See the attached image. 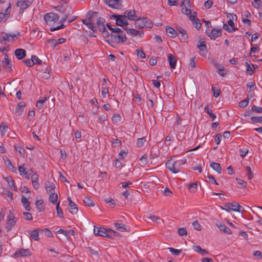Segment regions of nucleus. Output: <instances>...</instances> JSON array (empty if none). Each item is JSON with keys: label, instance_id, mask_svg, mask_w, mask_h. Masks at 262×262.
<instances>
[{"label": "nucleus", "instance_id": "nucleus-17", "mask_svg": "<svg viewBox=\"0 0 262 262\" xmlns=\"http://www.w3.org/2000/svg\"><path fill=\"white\" fill-rule=\"evenodd\" d=\"M14 54L18 59H21L26 56V53L24 49H17L15 50Z\"/></svg>", "mask_w": 262, "mask_h": 262}, {"label": "nucleus", "instance_id": "nucleus-20", "mask_svg": "<svg viewBox=\"0 0 262 262\" xmlns=\"http://www.w3.org/2000/svg\"><path fill=\"white\" fill-rule=\"evenodd\" d=\"M68 209L69 212L73 214H76L78 210L77 205L72 201H70Z\"/></svg>", "mask_w": 262, "mask_h": 262}, {"label": "nucleus", "instance_id": "nucleus-41", "mask_svg": "<svg viewBox=\"0 0 262 262\" xmlns=\"http://www.w3.org/2000/svg\"><path fill=\"white\" fill-rule=\"evenodd\" d=\"M24 62L25 64L29 67H32L34 64H35V61H34L33 59L31 58L30 59H25L24 60Z\"/></svg>", "mask_w": 262, "mask_h": 262}, {"label": "nucleus", "instance_id": "nucleus-1", "mask_svg": "<svg viewBox=\"0 0 262 262\" xmlns=\"http://www.w3.org/2000/svg\"><path fill=\"white\" fill-rule=\"evenodd\" d=\"M135 25L136 27H138L140 29L143 28L145 27L151 28V21L148 20L146 17H141L139 18H135L134 20Z\"/></svg>", "mask_w": 262, "mask_h": 262}, {"label": "nucleus", "instance_id": "nucleus-53", "mask_svg": "<svg viewBox=\"0 0 262 262\" xmlns=\"http://www.w3.org/2000/svg\"><path fill=\"white\" fill-rule=\"evenodd\" d=\"M102 32V35L103 37L107 38L108 37H111V33H110L108 31L106 30V28L105 29H102V30L100 31Z\"/></svg>", "mask_w": 262, "mask_h": 262}, {"label": "nucleus", "instance_id": "nucleus-6", "mask_svg": "<svg viewBox=\"0 0 262 262\" xmlns=\"http://www.w3.org/2000/svg\"><path fill=\"white\" fill-rule=\"evenodd\" d=\"M104 2L110 7L115 9H121L123 7L121 0H104Z\"/></svg>", "mask_w": 262, "mask_h": 262}, {"label": "nucleus", "instance_id": "nucleus-37", "mask_svg": "<svg viewBox=\"0 0 262 262\" xmlns=\"http://www.w3.org/2000/svg\"><path fill=\"white\" fill-rule=\"evenodd\" d=\"M249 98L245 99V100H242L239 102L238 105L241 107H245L248 105L249 103Z\"/></svg>", "mask_w": 262, "mask_h": 262}, {"label": "nucleus", "instance_id": "nucleus-21", "mask_svg": "<svg viewBox=\"0 0 262 262\" xmlns=\"http://www.w3.org/2000/svg\"><path fill=\"white\" fill-rule=\"evenodd\" d=\"M16 6L20 8L19 13H22L24 10L28 8L30 6L23 2V0H18L16 3Z\"/></svg>", "mask_w": 262, "mask_h": 262}, {"label": "nucleus", "instance_id": "nucleus-46", "mask_svg": "<svg viewBox=\"0 0 262 262\" xmlns=\"http://www.w3.org/2000/svg\"><path fill=\"white\" fill-rule=\"evenodd\" d=\"M193 23V26L197 29V30H200L201 28V26H202V25L200 23L199 21V20L196 18V20H194V21H193L192 22Z\"/></svg>", "mask_w": 262, "mask_h": 262}, {"label": "nucleus", "instance_id": "nucleus-13", "mask_svg": "<svg viewBox=\"0 0 262 262\" xmlns=\"http://www.w3.org/2000/svg\"><path fill=\"white\" fill-rule=\"evenodd\" d=\"M98 14V12H93L91 13L90 12H89L88 14H86V18L90 23L92 25H95L94 22L95 20V17H97V15Z\"/></svg>", "mask_w": 262, "mask_h": 262}, {"label": "nucleus", "instance_id": "nucleus-10", "mask_svg": "<svg viewBox=\"0 0 262 262\" xmlns=\"http://www.w3.org/2000/svg\"><path fill=\"white\" fill-rule=\"evenodd\" d=\"M105 19L101 17H97L96 24L95 25L97 30L100 31L102 29H105V26L104 25Z\"/></svg>", "mask_w": 262, "mask_h": 262}, {"label": "nucleus", "instance_id": "nucleus-3", "mask_svg": "<svg viewBox=\"0 0 262 262\" xmlns=\"http://www.w3.org/2000/svg\"><path fill=\"white\" fill-rule=\"evenodd\" d=\"M225 208L221 207L222 209H225L227 211H230L231 210L233 211L242 212L243 211L241 210L242 208V206L236 202L227 203L225 204Z\"/></svg>", "mask_w": 262, "mask_h": 262}, {"label": "nucleus", "instance_id": "nucleus-2", "mask_svg": "<svg viewBox=\"0 0 262 262\" xmlns=\"http://www.w3.org/2000/svg\"><path fill=\"white\" fill-rule=\"evenodd\" d=\"M127 38L125 33L121 30V32L115 34V35L111 34V40L112 41L118 43H122L126 41Z\"/></svg>", "mask_w": 262, "mask_h": 262}, {"label": "nucleus", "instance_id": "nucleus-43", "mask_svg": "<svg viewBox=\"0 0 262 262\" xmlns=\"http://www.w3.org/2000/svg\"><path fill=\"white\" fill-rule=\"evenodd\" d=\"M168 249L173 254L176 255H179L182 252V250H178L174 249L173 248L169 247Z\"/></svg>", "mask_w": 262, "mask_h": 262}, {"label": "nucleus", "instance_id": "nucleus-38", "mask_svg": "<svg viewBox=\"0 0 262 262\" xmlns=\"http://www.w3.org/2000/svg\"><path fill=\"white\" fill-rule=\"evenodd\" d=\"M205 112L207 113L211 118L212 120L213 121L215 119L216 116L215 115H214L212 112V110L207 107H205Z\"/></svg>", "mask_w": 262, "mask_h": 262}, {"label": "nucleus", "instance_id": "nucleus-62", "mask_svg": "<svg viewBox=\"0 0 262 262\" xmlns=\"http://www.w3.org/2000/svg\"><path fill=\"white\" fill-rule=\"evenodd\" d=\"M251 110L252 111H254L258 113H261L262 112V107H258L254 105L252 106Z\"/></svg>", "mask_w": 262, "mask_h": 262}, {"label": "nucleus", "instance_id": "nucleus-55", "mask_svg": "<svg viewBox=\"0 0 262 262\" xmlns=\"http://www.w3.org/2000/svg\"><path fill=\"white\" fill-rule=\"evenodd\" d=\"M5 33H2V34L0 35V43L2 45H5L7 41L6 36H5Z\"/></svg>", "mask_w": 262, "mask_h": 262}, {"label": "nucleus", "instance_id": "nucleus-39", "mask_svg": "<svg viewBox=\"0 0 262 262\" xmlns=\"http://www.w3.org/2000/svg\"><path fill=\"white\" fill-rule=\"evenodd\" d=\"M197 47L201 51H206V42L204 41L200 42V43L197 45Z\"/></svg>", "mask_w": 262, "mask_h": 262}, {"label": "nucleus", "instance_id": "nucleus-19", "mask_svg": "<svg viewBox=\"0 0 262 262\" xmlns=\"http://www.w3.org/2000/svg\"><path fill=\"white\" fill-rule=\"evenodd\" d=\"M39 232H42L43 230L39 229H36L32 231H31L30 233V236L32 238H33L35 241H38L39 238Z\"/></svg>", "mask_w": 262, "mask_h": 262}, {"label": "nucleus", "instance_id": "nucleus-35", "mask_svg": "<svg viewBox=\"0 0 262 262\" xmlns=\"http://www.w3.org/2000/svg\"><path fill=\"white\" fill-rule=\"evenodd\" d=\"M84 203L85 205L89 206V207H93L94 206V202L90 199L89 198H85V199L83 200Z\"/></svg>", "mask_w": 262, "mask_h": 262}, {"label": "nucleus", "instance_id": "nucleus-27", "mask_svg": "<svg viewBox=\"0 0 262 262\" xmlns=\"http://www.w3.org/2000/svg\"><path fill=\"white\" fill-rule=\"evenodd\" d=\"M16 221L7 220L6 223V229L8 232L11 230L12 227L15 225Z\"/></svg>", "mask_w": 262, "mask_h": 262}, {"label": "nucleus", "instance_id": "nucleus-11", "mask_svg": "<svg viewBox=\"0 0 262 262\" xmlns=\"http://www.w3.org/2000/svg\"><path fill=\"white\" fill-rule=\"evenodd\" d=\"M7 57V55H6L2 61V64L6 70H9L10 72L12 69L11 61Z\"/></svg>", "mask_w": 262, "mask_h": 262}, {"label": "nucleus", "instance_id": "nucleus-14", "mask_svg": "<svg viewBox=\"0 0 262 262\" xmlns=\"http://www.w3.org/2000/svg\"><path fill=\"white\" fill-rule=\"evenodd\" d=\"M123 15H125V19L127 18L129 20H134L136 18V16L135 15V11L134 10H126L124 11V14Z\"/></svg>", "mask_w": 262, "mask_h": 262}, {"label": "nucleus", "instance_id": "nucleus-31", "mask_svg": "<svg viewBox=\"0 0 262 262\" xmlns=\"http://www.w3.org/2000/svg\"><path fill=\"white\" fill-rule=\"evenodd\" d=\"M43 201L42 200H39L36 201V207L39 211H41L43 210L45 208L44 205H43Z\"/></svg>", "mask_w": 262, "mask_h": 262}, {"label": "nucleus", "instance_id": "nucleus-15", "mask_svg": "<svg viewBox=\"0 0 262 262\" xmlns=\"http://www.w3.org/2000/svg\"><path fill=\"white\" fill-rule=\"evenodd\" d=\"M123 29L126 31L128 34H130L133 36L139 35L140 37H142L144 34L143 33H140L138 30L134 29H128L127 28H123Z\"/></svg>", "mask_w": 262, "mask_h": 262}, {"label": "nucleus", "instance_id": "nucleus-47", "mask_svg": "<svg viewBox=\"0 0 262 262\" xmlns=\"http://www.w3.org/2000/svg\"><path fill=\"white\" fill-rule=\"evenodd\" d=\"M236 181L237 183H238V184L241 185L242 187H243V188L246 187L247 182H245V181H244L242 179H238V178H236Z\"/></svg>", "mask_w": 262, "mask_h": 262}, {"label": "nucleus", "instance_id": "nucleus-24", "mask_svg": "<svg viewBox=\"0 0 262 262\" xmlns=\"http://www.w3.org/2000/svg\"><path fill=\"white\" fill-rule=\"evenodd\" d=\"M28 199V198L23 196L21 201L25 209L27 211H30L31 210V207L30 206V202Z\"/></svg>", "mask_w": 262, "mask_h": 262}, {"label": "nucleus", "instance_id": "nucleus-57", "mask_svg": "<svg viewBox=\"0 0 262 262\" xmlns=\"http://www.w3.org/2000/svg\"><path fill=\"white\" fill-rule=\"evenodd\" d=\"M189 7H184L182 8V12L187 15H188L191 13V10L188 9Z\"/></svg>", "mask_w": 262, "mask_h": 262}, {"label": "nucleus", "instance_id": "nucleus-52", "mask_svg": "<svg viewBox=\"0 0 262 262\" xmlns=\"http://www.w3.org/2000/svg\"><path fill=\"white\" fill-rule=\"evenodd\" d=\"M8 128V126L4 123H2L0 125V130L2 135H4L6 133V129Z\"/></svg>", "mask_w": 262, "mask_h": 262}, {"label": "nucleus", "instance_id": "nucleus-25", "mask_svg": "<svg viewBox=\"0 0 262 262\" xmlns=\"http://www.w3.org/2000/svg\"><path fill=\"white\" fill-rule=\"evenodd\" d=\"M193 249L195 251L201 254L202 255H205L209 254V252L207 250L201 248L199 246H193Z\"/></svg>", "mask_w": 262, "mask_h": 262}, {"label": "nucleus", "instance_id": "nucleus-49", "mask_svg": "<svg viewBox=\"0 0 262 262\" xmlns=\"http://www.w3.org/2000/svg\"><path fill=\"white\" fill-rule=\"evenodd\" d=\"M148 218L152 220V221L155 222L156 223H160V221L163 222V221L161 220L158 216H157L154 215H150L149 217H148Z\"/></svg>", "mask_w": 262, "mask_h": 262}, {"label": "nucleus", "instance_id": "nucleus-40", "mask_svg": "<svg viewBox=\"0 0 262 262\" xmlns=\"http://www.w3.org/2000/svg\"><path fill=\"white\" fill-rule=\"evenodd\" d=\"M246 170L247 172V176L249 180H251L253 177L254 174L251 171V168L249 166H247L246 167Z\"/></svg>", "mask_w": 262, "mask_h": 262}, {"label": "nucleus", "instance_id": "nucleus-4", "mask_svg": "<svg viewBox=\"0 0 262 262\" xmlns=\"http://www.w3.org/2000/svg\"><path fill=\"white\" fill-rule=\"evenodd\" d=\"M59 16L54 13H49L44 15V19L48 25H51L59 20Z\"/></svg>", "mask_w": 262, "mask_h": 262}, {"label": "nucleus", "instance_id": "nucleus-64", "mask_svg": "<svg viewBox=\"0 0 262 262\" xmlns=\"http://www.w3.org/2000/svg\"><path fill=\"white\" fill-rule=\"evenodd\" d=\"M197 184L196 183H192L190 184L188 186V189L190 190V191H194L197 188Z\"/></svg>", "mask_w": 262, "mask_h": 262}, {"label": "nucleus", "instance_id": "nucleus-22", "mask_svg": "<svg viewBox=\"0 0 262 262\" xmlns=\"http://www.w3.org/2000/svg\"><path fill=\"white\" fill-rule=\"evenodd\" d=\"M216 226L219 228V229L224 232L225 233L228 234H231V231L230 229L227 227L226 225L224 224H216Z\"/></svg>", "mask_w": 262, "mask_h": 262}, {"label": "nucleus", "instance_id": "nucleus-5", "mask_svg": "<svg viewBox=\"0 0 262 262\" xmlns=\"http://www.w3.org/2000/svg\"><path fill=\"white\" fill-rule=\"evenodd\" d=\"M166 167L170 171L174 173H177L180 171L178 164L172 158L166 162Z\"/></svg>", "mask_w": 262, "mask_h": 262}, {"label": "nucleus", "instance_id": "nucleus-63", "mask_svg": "<svg viewBox=\"0 0 262 262\" xmlns=\"http://www.w3.org/2000/svg\"><path fill=\"white\" fill-rule=\"evenodd\" d=\"M137 55L140 57L141 58H145V54L143 52L142 50H137Z\"/></svg>", "mask_w": 262, "mask_h": 262}, {"label": "nucleus", "instance_id": "nucleus-51", "mask_svg": "<svg viewBox=\"0 0 262 262\" xmlns=\"http://www.w3.org/2000/svg\"><path fill=\"white\" fill-rule=\"evenodd\" d=\"M57 232L63 234L67 237L68 240H70V237L69 235L68 231H66L62 229H60L57 231Z\"/></svg>", "mask_w": 262, "mask_h": 262}, {"label": "nucleus", "instance_id": "nucleus-58", "mask_svg": "<svg viewBox=\"0 0 262 262\" xmlns=\"http://www.w3.org/2000/svg\"><path fill=\"white\" fill-rule=\"evenodd\" d=\"M24 217L25 220L30 221L32 220V216L31 213L29 212H23Z\"/></svg>", "mask_w": 262, "mask_h": 262}, {"label": "nucleus", "instance_id": "nucleus-60", "mask_svg": "<svg viewBox=\"0 0 262 262\" xmlns=\"http://www.w3.org/2000/svg\"><path fill=\"white\" fill-rule=\"evenodd\" d=\"M212 91L213 92V96L215 97H217L219 96L220 91L218 89L216 88L215 87L212 86Z\"/></svg>", "mask_w": 262, "mask_h": 262}, {"label": "nucleus", "instance_id": "nucleus-9", "mask_svg": "<svg viewBox=\"0 0 262 262\" xmlns=\"http://www.w3.org/2000/svg\"><path fill=\"white\" fill-rule=\"evenodd\" d=\"M118 18L116 19V25L121 27L126 28L125 27L128 25V23L125 18V15H120Z\"/></svg>", "mask_w": 262, "mask_h": 262}, {"label": "nucleus", "instance_id": "nucleus-61", "mask_svg": "<svg viewBox=\"0 0 262 262\" xmlns=\"http://www.w3.org/2000/svg\"><path fill=\"white\" fill-rule=\"evenodd\" d=\"M194 67H195V63L194 61V58H192L190 59V61L189 64V69H190V70H192Z\"/></svg>", "mask_w": 262, "mask_h": 262}, {"label": "nucleus", "instance_id": "nucleus-44", "mask_svg": "<svg viewBox=\"0 0 262 262\" xmlns=\"http://www.w3.org/2000/svg\"><path fill=\"white\" fill-rule=\"evenodd\" d=\"M178 233L182 236H186L187 235V230L184 228H179L178 230Z\"/></svg>", "mask_w": 262, "mask_h": 262}, {"label": "nucleus", "instance_id": "nucleus-7", "mask_svg": "<svg viewBox=\"0 0 262 262\" xmlns=\"http://www.w3.org/2000/svg\"><path fill=\"white\" fill-rule=\"evenodd\" d=\"M109 231L110 230H107L104 228H96V227L94 226L93 232L96 235L111 237V235L109 234Z\"/></svg>", "mask_w": 262, "mask_h": 262}, {"label": "nucleus", "instance_id": "nucleus-56", "mask_svg": "<svg viewBox=\"0 0 262 262\" xmlns=\"http://www.w3.org/2000/svg\"><path fill=\"white\" fill-rule=\"evenodd\" d=\"M192 225L194 228L200 231L201 230V227L198 221H195L193 222Z\"/></svg>", "mask_w": 262, "mask_h": 262}, {"label": "nucleus", "instance_id": "nucleus-32", "mask_svg": "<svg viewBox=\"0 0 262 262\" xmlns=\"http://www.w3.org/2000/svg\"><path fill=\"white\" fill-rule=\"evenodd\" d=\"M49 97H45L42 99L39 100L36 102V106L38 109H41L43 107V103L49 98Z\"/></svg>", "mask_w": 262, "mask_h": 262}, {"label": "nucleus", "instance_id": "nucleus-36", "mask_svg": "<svg viewBox=\"0 0 262 262\" xmlns=\"http://www.w3.org/2000/svg\"><path fill=\"white\" fill-rule=\"evenodd\" d=\"M179 32L181 34V38L182 39H183L184 40L187 39L188 36L186 33L185 31L183 29L180 27L179 29Z\"/></svg>", "mask_w": 262, "mask_h": 262}, {"label": "nucleus", "instance_id": "nucleus-50", "mask_svg": "<svg viewBox=\"0 0 262 262\" xmlns=\"http://www.w3.org/2000/svg\"><path fill=\"white\" fill-rule=\"evenodd\" d=\"M146 141V139L144 137L139 138L137 140V144L138 147L142 146Z\"/></svg>", "mask_w": 262, "mask_h": 262}, {"label": "nucleus", "instance_id": "nucleus-16", "mask_svg": "<svg viewBox=\"0 0 262 262\" xmlns=\"http://www.w3.org/2000/svg\"><path fill=\"white\" fill-rule=\"evenodd\" d=\"M5 36H6V40H7V41L13 42L15 40V38H17L18 37L20 36V34L19 32H17V33L13 35L5 33Z\"/></svg>", "mask_w": 262, "mask_h": 262}, {"label": "nucleus", "instance_id": "nucleus-33", "mask_svg": "<svg viewBox=\"0 0 262 262\" xmlns=\"http://www.w3.org/2000/svg\"><path fill=\"white\" fill-rule=\"evenodd\" d=\"M116 228L121 232H123L126 230L125 225L122 223H115Z\"/></svg>", "mask_w": 262, "mask_h": 262}, {"label": "nucleus", "instance_id": "nucleus-18", "mask_svg": "<svg viewBox=\"0 0 262 262\" xmlns=\"http://www.w3.org/2000/svg\"><path fill=\"white\" fill-rule=\"evenodd\" d=\"M168 60L171 68L174 69L176 68L177 60L174 56L172 54H170L168 56Z\"/></svg>", "mask_w": 262, "mask_h": 262}, {"label": "nucleus", "instance_id": "nucleus-26", "mask_svg": "<svg viewBox=\"0 0 262 262\" xmlns=\"http://www.w3.org/2000/svg\"><path fill=\"white\" fill-rule=\"evenodd\" d=\"M210 166L213 170L216 171L217 173H221V167L219 163L212 162L210 163Z\"/></svg>", "mask_w": 262, "mask_h": 262}, {"label": "nucleus", "instance_id": "nucleus-54", "mask_svg": "<svg viewBox=\"0 0 262 262\" xmlns=\"http://www.w3.org/2000/svg\"><path fill=\"white\" fill-rule=\"evenodd\" d=\"M110 31H111V34L115 35V34L121 32V29L117 27H112Z\"/></svg>", "mask_w": 262, "mask_h": 262}, {"label": "nucleus", "instance_id": "nucleus-59", "mask_svg": "<svg viewBox=\"0 0 262 262\" xmlns=\"http://www.w3.org/2000/svg\"><path fill=\"white\" fill-rule=\"evenodd\" d=\"M55 9L61 13H64L66 12V10L62 5L58 6Z\"/></svg>", "mask_w": 262, "mask_h": 262}, {"label": "nucleus", "instance_id": "nucleus-48", "mask_svg": "<svg viewBox=\"0 0 262 262\" xmlns=\"http://www.w3.org/2000/svg\"><path fill=\"white\" fill-rule=\"evenodd\" d=\"M250 119L254 123L262 122V117H252Z\"/></svg>", "mask_w": 262, "mask_h": 262}, {"label": "nucleus", "instance_id": "nucleus-23", "mask_svg": "<svg viewBox=\"0 0 262 262\" xmlns=\"http://www.w3.org/2000/svg\"><path fill=\"white\" fill-rule=\"evenodd\" d=\"M166 32L168 35L171 38H173L178 35L177 32L170 27L166 28Z\"/></svg>", "mask_w": 262, "mask_h": 262}, {"label": "nucleus", "instance_id": "nucleus-34", "mask_svg": "<svg viewBox=\"0 0 262 262\" xmlns=\"http://www.w3.org/2000/svg\"><path fill=\"white\" fill-rule=\"evenodd\" d=\"M56 209L57 210V214L58 217L60 218H63V213L61 208L59 206V202H58L56 204Z\"/></svg>", "mask_w": 262, "mask_h": 262}, {"label": "nucleus", "instance_id": "nucleus-12", "mask_svg": "<svg viewBox=\"0 0 262 262\" xmlns=\"http://www.w3.org/2000/svg\"><path fill=\"white\" fill-rule=\"evenodd\" d=\"M31 254L29 249H20L19 251H16L14 255L16 257L28 256Z\"/></svg>", "mask_w": 262, "mask_h": 262}, {"label": "nucleus", "instance_id": "nucleus-30", "mask_svg": "<svg viewBox=\"0 0 262 262\" xmlns=\"http://www.w3.org/2000/svg\"><path fill=\"white\" fill-rule=\"evenodd\" d=\"M57 194L55 193L54 192H51L49 196V201L53 204H55L57 203Z\"/></svg>", "mask_w": 262, "mask_h": 262}, {"label": "nucleus", "instance_id": "nucleus-8", "mask_svg": "<svg viewBox=\"0 0 262 262\" xmlns=\"http://www.w3.org/2000/svg\"><path fill=\"white\" fill-rule=\"evenodd\" d=\"M222 31L221 29H216L213 28L210 33L207 31H206V34H207L211 39L213 40H215L217 37L221 36L222 35Z\"/></svg>", "mask_w": 262, "mask_h": 262}, {"label": "nucleus", "instance_id": "nucleus-42", "mask_svg": "<svg viewBox=\"0 0 262 262\" xmlns=\"http://www.w3.org/2000/svg\"><path fill=\"white\" fill-rule=\"evenodd\" d=\"M14 148L17 151L20 156H23L25 153V149L20 146L15 145Z\"/></svg>", "mask_w": 262, "mask_h": 262}, {"label": "nucleus", "instance_id": "nucleus-29", "mask_svg": "<svg viewBox=\"0 0 262 262\" xmlns=\"http://www.w3.org/2000/svg\"><path fill=\"white\" fill-rule=\"evenodd\" d=\"M82 23L83 24L86 25L88 26V27L91 29L92 31H93V32H95L97 31V29H96V27L95 25H92L91 24V23H90L89 21H88L87 18L85 19H83L82 20Z\"/></svg>", "mask_w": 262, "mask_h": 262}, {"label": "nucleus", "instance_id": "nucleus-28", "mask_svg": "<svg viewBox=\"0 0 262 262\" xmlns=\"http://www.w3.org/2000/svg\"><path fill=\"white\" fill-rule=\"evenodd\" d=\"M26 104L24 102H20L18 104L17 107L16 108L15 114L17 116H19L25 107Z\"/></svg>", "mask_w": 262, "mask_h": 262}, {"label": "nucleus", "instance_id": "nucleus-45", "mask_svg": "<svg viewBox=\"0 0 262 262\" xmlns=\"http://www.w3.org/2000/svg\"><path fill=\"white\" fill-rule=\"evenodd\" d=\"M6 181L8 182V184L10 187H14V180L11 177H8L5 178Z\"/></svg>", "mask_w": 262, "mask_h": 262}]
</instances>
